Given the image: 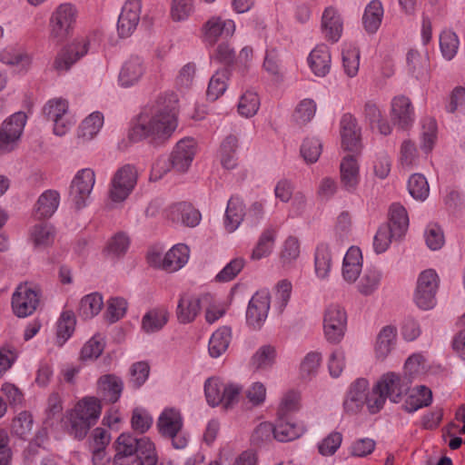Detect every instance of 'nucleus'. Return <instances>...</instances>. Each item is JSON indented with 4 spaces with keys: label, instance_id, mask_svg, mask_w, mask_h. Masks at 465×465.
Returning <instances> with one entry per match:
<instances>
[{
    "label": "nucleus",
    "instance_id": "obj_13",
    "mask_svg": "<svg viewBox=\"0 0 465 465\" xmlns=\"http://www.w3.org/2000/svg\"><path fill=\"white\" fill-rule=\"evenodd\" d=\"M39 291L29 282L18 284L11 297L13 313L18 318L32 315L39 304Z\"/></svg>",
    "mask_w": 465,
    "mask_h": 465
},
{
    "label": "nucleus",
    "instance_id": "obj_15",
    "mask_svg": "<svg viewBox=\"0 0 465 465\" xmlns=\"http://www.w3.org/2000/svg\"><path fill=\"white\" fill-rule=\"evenodd\" d=\"M189 258L190 249L183 243L173 245L164 254L152 252L148 255V261L152 266L168 272H174L183 268Z\"/></svg>",
    "mask_w": 465,
    "mask_h": 465
},
{
    "label": "nucleus",
    "instance_id": "obj_40",
    "mask_svg": "<svg viewBox=\"0 0 465 465\" xmlns=\"http://www.w3.org/2000/svg\"><path fill=\"white\" fill-rule=\"evenodd\" d=\"M385 225L390 226L395 240L403 238L410 225L406 208L401 203H392L389 210V223Z\"/></svg>",
    "mask_w": 465,
    "mask_h": 465
},
{
    "label": "nucleus",
    "instance_id": "obj_46",
    "mask_svg": "<svg viewBox=\"0 0 465 465\" xmlns=\"http://www.w3.org/2000/svg\"><path fill=\"white\" fill-rule=\"evenodd\" d=\"M384 10L379 0L371 1L365 7L362 23L369 34H375L381 25Z\"/></svg>",
    "mask_w": 465,
    "mask_h": 465
},
{
    "label": "nucleus",
    "instance_id": "obj_37",
    "mask_svg": "<svg viewBox=\"0 0 465 465\" xmlns=\"http://www.w3.org/2000/svg\"><path fill=\"white\" fill-rule=\"evenodd\" d=\"M202 308L204 320L208 324H213L223 318L230 308V302L211 294L202 296Z\"/></svg>",
    "mask_w": 465,
    "mask_h": 465
},
{
    "label": "nucleus",
    "instance_id": "obj_25",
    "mask_svg": "<svg viewBox=\"0 0 465 465\" xmlns=\"http://www.w3.org/2000/svg\"><path fill=\"white\" fill-rule=\"evenodd\" d=\"M141 9L140 0H127L124 3L117 22L121 37H128L134 32L140 21Z\"/></svg>",
    "mask_w": 465,
    "mask_h": 465
},
{
    "label": "nucleus",
    "instance_id": "obj_23",
    "mask_svg": "<svg viewBox=\"0 0 465 465\" xmlns=\"http://www.w3.org/2000/svg\"><path fill=\"white\" fill-rule=\"evenodd\" d=\"M361 164L355 155L347 154L340 163V181L348 193H355L361 183Z\"/></svg>",
    "mask_w": 465,
    "mask_h": 465
},
{
    "label": "nucleus",
    "instance_id": "obj_4",
    "mask_svg": "<svg viewBox=\"0 0 465 465\" xmlns=\"http://www.w3.org/2000/svg\"><path fill=\"white\" fill-rule=\"evenodd\" d=\"M42 113L51 123L53 134L57 137L67 135L77 122L69 100L63 96L48 99L42 108Z\"/></svg>",
    "mask_w": 465,
    "mask_h": 465
},
{
    "label": "nucleus",
    "instance_id": "obj_26",
    "mask_svg": "<svg viewBox=\"0 0 465 465\" xmlns=\"http://www.w3.org/2000/svg\"><path fill=\"white\" fill-rule=\"evenodd\" d=\"M0 63L26 73L31 68L33 55L18 45H7L0 50Z\"/></svg>",
    "mask_w": 465,
    "mask_h": 465
},
{
    "label": "nucleus",
    "instance_id": "obj_34",
    "mask_svg": "<svg viewBox=\"0 0 465 465\" xmlns=\"http://www.w3.org/2000/svg\"><path fill=\"white\" fill-rule=\"evenodd\" d=\"M307 63L312 73L318 77L326 76L331 70V56L329 47L317 45L309 54Z\"/></svg>",
    "mask_w": 465,
    "mask_h": 465
},
{
    "label": "nucleus",
    "instance_id": "obj_30",
    "mask_svg": "<svg viewBox=\"0 0 465 465\" xmlns=\"http://www.w3.org/2000/svg\"><path fill=\"white\" fill-rule=\"evenodd\" d=\"M124 391V381L115 374H104L96 381V392L105 401L115 403Z\"/></svg>",
    "mask_w": 465,
    "mask_h": 465
},
{
    "label": "nucleus",
    "instance_id": "obj_28",
    "mask_svg": "<svg viewBox=\"0 0 465 465\" xmlns=\"http://www.w3.org/2000/svg\"><path fill=\"white\" fill-rule=\"evenodd\" d=\"M391 117L401 127H408L415 120V111L411 99L406 95H396L391 102Z\"/></svg>",
    "mask_w": 465,
    "mask_h": 465
},
{
    "label": "nucleus",
    "instance_id": "obj_39",
    "mask_svg": "<svg viewBox=\"0 0 465 465\" xmlns=\"http://www.w3.org/2000/svg\"><path fill=\"white\" fill-rule=\"evenodd\" d=\"M232 338V328L226 325L216 329L208 341V354L213 359H218L228 350Z\"/></svg>",
    "mask_w": 465,
    "mask_h": 465
},
{
    "label": "nucleus",
    "instance_id": "obj_63",
    "mask_svg": "<svg viewBox=\"0 0 465 465\" xmlns=\"http://www.w3.org/2000/svg\"><path fill=\"white\" fill-rule=\"evenodd\" d=\"M423 237L430 251H439L445 244L444 232L438 223H430L424 230Z\"/></svg>",
    "mask_w": 465,
    "mask_h": 465
},
{
    "label": "nucleus",
    "instance_id": "obj_54",
    "mask_svg": "<svg viewBox=\"0 0 465 465\" xmlns=\"http://www.w3.org/2000/svg\"><path fill=\"white\" fill-rule=\"evenodd\" d=\"M398 163L403 169L417 167L420 163L419 152L414 142L405 139L401 143Z\"/></svg>",
    "mask_w": 465,
    "mask_h": 465
},
{
    "label": "nucleus",
    "instance_id": "obj_20",
    "mask_svg": "<svg viewBox=\"0 0 465 465\" xmlns=\"http://www.w3.org/2000/svg\"><path fill=\"white\" fill-rule=\"evenodd\" d=\"M340 137L343 150L360 153L362 149L361 132L356 118L351 114H344L340 120Z\"/></svg>",
    "mask_w": 465,
    "mask_h": 465
},
{
    "label": "nucleus",
    "instance_id": "obj_9",
    "mask_svg": "<svg viewBox=\"0 0 465 465\" xmlns=\"http://www.w3.org/2000/svg\"><path fill=\"white\" fill-rule=\"evenodd\" d=\"M156 425L163 437L172 440L173 448L182 450L188 445L189 435L183 430V416L179 409L164 408L157 419Z\"/></svg>",
    "mask_w": 465,
    "mask_h": 465
},
{
    "label": "nucleus",
    "instance_id": "obj_16",
    "mask_svg": "<svg viewBox=\"0 0 465 465\" xmlns=\"http://www.w3.org/2000/svg\"><path fill=\"white\" fill-rule=\"evenodd\" d=\"M235 30L236 24L232 19L212 15L201 27V38L204 45L214 47L220 39L232 37Z\"/></svg>",
    "mask_w": 465,
    "mask_h": 465
},
{
    "label": "nucleus",
    "instance_id": "obj_52",
    "mask_svg": "<svg viewBox=\"0 0 465 465\" xmlns=\"http://www.w3.org/2000/svg\"><path fill=\"white\" fill-rule=\"evenodd\" d=\"M138 440L129 432L121 433L114 442V458H118L119 465H122L125 457L137 455Z\"/></svg>",
    "mask_w": 465,
    "mask_h": 465
},
{
    "label": "nucleus",
    "instance_id": "obj_33",
    "mask_svg": "<svg viewBox=\"0 0 465 465\" xmlns=\"http://www.w3.org/2000/svg\"><path fill=\"white\" fill-rule=\"evenodd\" d=\"M197 151L196 142L192 138L180 140L172 153V163L178 171H187Z\"/></svg>",
    "mask_w": 465,
    "mask_h": 465
},
{
    "label": "nucleus",
    "instance_id": "obj_55",
    "mask_svg": "<svg viewBox=\"0 0 465 465\" xmlns=\"http://www.w3.org/2000/svg\"><path fill=\"white\" fill-rule=\"evenodd\" d=\"M276 356L275 346L263 344L252 354L250 362L254 369L264 370L274 364Z\"/></svg>",
    "mask_w": 465,
    "mask_h": 465
},
{
    "label": "nucleus",
    "instance_id": "obj_36",
    "mask_svg": "<svg viewBox=\"0 0 465 465\" xmlns=\"http://www.w3.org/2000/svg\"><path fill=\"white\" fill-rule=\"evenodd\" d=\"M76 316L74 311L64 309L55 322L54 343L63 347L74 335L76 327Z\"/></svg>",
    "mask_w": 465,
    "mask_h": 465
},
{
    "label": "nucleus",
    "instance_id": "obj_38",
    "mask_svg": "<svg viewBox=\"0 0 465 465\" xmlns=\"http://www.w3.org/2000/svg\"><path fill=\"white\" fill-rule=\"evenodd\" d=\"M277 235L278 232L275 228L269 227L263 230L251 252L250 260L257 262L271 256L275 247Z\"/></svg>",
    "mask_w": 465,
    "mask_h": 465
},
{
    "label": "nucleus",
    "instance_id": "obj_50",
    "mask_svg": "<svg viewBox=\"0 0 465 465\" xmlns=\"http://www.w3.org/2000/svg\"><path fill=\"white\" fill-rule=\"evenodd\" d=\"M238 140L234 135H228L222 142L217 153L221 164L228 170H232L237 165L236 149Z\"/></svg>",
    "mask_w": 465,
    "mask_h": 465
},
{
    "label": "nucleus",
    "instance_id": "obj_42",
    "mask_svg": "<svg viewBox=\"0 0 465 465\" xmlns=\"http://www.w3.org/2000/svg\"><path fill=\"white\" fill-rule=\"evenodd\" d=\"M168 311L163 307H154L148 310L142 318L141 330L146 334L160 331L167 323Z\"/></svg>",
    "mask_w": 465,
    "mask_h": 465
},
{
    "label": "nucleus",
    "instance_id": "obj_12",
    "mask_svg": "<svg viewBox=\"0 0 465 465\" xmlns=\"http://www.w3.org/2000/svg\"><path fill=\"white\" fill-rule=\"evenodd\" d=\"M95 183L94 169L86 167L75 173L70 183L69 198L76 210H82L90 204Z\"/></svg>",
    "mask_w": 465,
    "mask_h": 465
},
{
    "label": "nucleus",
    "instance_id": "obj_17",
    "mask_svg": "<svg viewBox=\"0 0 465 465\" xmlns=\"http://www.w3.org/2000/svg\"><path fill=\"white\" fill-rule=\"evenodd\" d=\"M271 308V294L266 289L256 292L248 302L245 313L246 325L259 331L264 325Z\"/></svg>",
    "mask_w": 465,
    "mask_h": 465
},
{
    "label": "nucleus",
    "instance_id": "obj_48",
    "mask_svg": "<svg viewBox=\"0 0 465 465\" xmlns=\"http://www.w3.org/2000/svg\"><path fill=\"white\" fill-rule=\"evenodd\" d=\"M225 381L219 376H212L203 383V392L207 404L210 407L222 405Z\"/></svg>",
    "mask_w": 465,
    "mask_h": 465
},
{
    "label": "nucleus",
    "instance_id": "obj_18",
    "mask_svg": "<svg viewBox=\"0 0 465 465\" xmlns=\"http://www.w3.org/2000/svg\"><path fill=\"white\" fill-rule=\"evenodd\" d=\"M164 219L176 225L190 228L198 226L202 221L200 211L188 202L173 203L163 212Z\"/></svg>",
    "mask_w": 465,
    "mask_h": 465
},
{
    "label": "nucleus",
    "instance_id": "obj_57",
    "mask_svg": "<svg viewBox=\"0 0 465 465\" xmlns=\"http://www.w3.org/2000/svg\"><path fill=\"white\" fill-rule=\"evenodd\" d=\"M55 229L49 223L35 225L30 230L29 239L35 247H46L54 242Z\"/></svg>",
    "mask_w": 465,
    "mask_h": 465
},
{
    "label": "nucleus",
    "instance_id": "obj_56",
    "mask_svg": "<svg viewBox=\"0 0 465 465\" xmlns=\"http://www.w3.org/2000/svg\"><path fill=\"white\" fill-rule=\"evenodd\" d=\"M439 42L442 57L447 61L452 60L460 45L457 34L450 29H445L440 33Z\"/></svg>",
    "mask_w": 465,
    "mask_h": 465
},
{
    "label": "nucleus",
    "instance_id": "obj_62",
    "mask_svg": "<svg viewBox=\"0 0 465 465\" xmlns=\"http://www.w3.org/2000/svg\"><path fill=\"white\" fill-rule=\"evenodd\" d=\"M153 423V418L148 410L142 406L134 408L131 417V427L138 433H145Z\"/></svg>",
    "mask_w": 465,
    "mask_h": 465
},
{
    "label": "nucleus",
    "instance_id": "obj_51",
    "mask_svg": "<svg viewBox=\"0 0 465 465\" xmlns=\"http://www.w3.org/2000/svg\"><path fill=\"white\" fill-rule=\"evenodd\" d=\"M105 340L101 333H94L82 346L79 358L82 361H94L104 352Z\"/></svg>",
    "mask_w": 465,
    "mask_h": 465
},
{
    "label": "nucleus",
    "instance_id": "obj_21",
    "mask_svg": "<svg viewBox=\"0 0 465 465\" xmlns=\"http://www.w3.org/2000/svg\"><path fill=\"white\" fill-rule=\"evenodd\" d=\"M104 126V114L101 111H94L84 116L79 123L75 135L79 144H89L98 138Z\"/></svg>",
    "mask_w": 465,
    "mask_h": 465
},
{
    "label": "nucleus",
    "instance_id": "obj_35",
    "mask_svg": "<svg viewBox=\"0 0 465 465\" xmlns=\"http://www.w3.org/2000/svg\"><path fill=\"white\" fill-rule=\"evenodd\" d=\"M397 341V329L386 325L381 329L373 344L374 357L379 361H385L393 351Z\"/></svg>",
    "mask_w": 465,
    "mask_h": 465
},
{
    "label": "nucleus",
    "instance_id": "obj_60",
    "mask_svg": "<svg viewBox=\"0 0 465 465\" xmlns=\"http://www.w3.org/2000/svg\"><path fill=\"white\" fill-rule=\"evenodd\" d=\"M342 68L349 77L357 75L360 67V52L352 45H345L341 52Z\"/></svg>",
    "mask_w": 465,
    "mask_h": 465
},
{
    "label": "nucleus",
    "instance_id": "obj_53",
    "mask_svg": "<svg viewBox=\"0 0 465 465\" xmlns=\"http://www.w3.org/2000/svg\"><path fill=\"white\" fill-rule=\"evenodd\" d=\"M407 189L410 195L417 202H425L430 195V185L424 174L412 173L407 181Z\"/></svg>",
    "mask_w": 465,
    "mask_h": 465
},
{
    "label": "nucleus",
    "instance_id": "obj_61",
    "mask_svg": "<svg viewBox=\"0 0 465 465\" xmlns=\"http://www.w3.org/2000/svg\"><path fill=\"white\" fill-rule=\"evenodd\" d=\"M230 72L228 70L217 71L210 79L207 96L210 100H216L222 96L228 88Z\"/></svg>",
    "mask_w": 465,
    "mask_h": 465
},
{
    "label": "nucleus",
    "instance_id": "obj_31",
    "mask_svg": "<svg viewBox=\"0 0 465 465\" xmlns=\"http://www.w3.org/2000/svg\"><path fill=\"white\" fill-rule=\"evenodd\" d=\"M202 310V298L191 294H183L180 296L175 316L179 323H193L200 314Z\"/></svg>",
    "mask_w": 465,
    "mask_h": 465
},
{
    "label": "nucleus",
    "instance_id": "obj_45",
    "mask_svg": "<svg viewBox=\"0 0 465 465\" xmlns=\"http://www.w3.org/2000/svg\"><path fill=\"white\" fill-rule=\"evenodd\" d=\"M301 254V244L297 237L288 236L282 243L279 260L282 267L285 269L295 265Z\"/></svg>",
    "mask_w": 465,
    "mask_h": 465
},
{
    "label": "nucleus",
    "instance_id": "obj_44",
    "mask_svg": "<svg viewBox=\"0 0 465 465\" xmlns=\"http://www.w3.org/2000/svg\"><path fill=\"white\" fill-rule=\"evenodd\" d=\"M104 306L103 295L94 292L81 298L77 312L83 320H91L101 312Z\"/></svg>",
    "mask_w": 465,
    "mask_h": 465
},
{
    "label": "nucleus",
    "instance_id": "obj_24",
    "mask_svg": "<svg viewBox=\"0 0 465 465\" xmlns=\"http://www.w3.org/2000/svg\"><path fill=\"white\" fill-rule=\"evenodd\" d=\"M320 28L326 41L334 44L341 39L343 33V20L337 8L330 5L323 10Z\"/></svg>",
    "mask_w": 465,
    "mask_h": 465
},
{
    "label": "nucleus",
    "instance_id": "obj_11",
    "mask_svg": "<svg viewBox=\"0 0 465 465\" xmlns=\"http://www.w3.org/2000/svg\"><path fill=\"white\" fill-rule=\"evenodd\" d=\"M440 286V277L434 269L420 272L413 293V302L422 311L433 309L437 304L436 295Z\"/></svg>",
    "mask_w": 465,
    "mask_h": 465
},
{
    "label": "nucleus",
    "instance_id": "obj_7",
    "mask_svg": "<svg viewBox=\"0 0 465 465\" xmlns=\"http://www.w3.org/2000/svg\"><path fill=\"white\" fill-rule=\"evenodd\" d=\"M138 182V171L133 164L126 163L115 170L112 174L108 199L112 205H122L133 193Z\"/></svg>",
    "mask_w": 465,
    "mask_h": 465
},
{
    "label": "nucleus",
    "instance_id": "obj_29",
    "mask_svg": "<svg viewBox=\"0 0 465 465\" xmlns=\"http://www.w3.org/2000/svg\"><path fill=\"white\" fill-rule=\"evenodd\" d=\"M402 398L401 408L409 413H414L420 409L429 406L432 401V392L430 389L424 385L415 386L407 389Z\"/></svg>",
    "mask_w": 465,
    "mask_h": 465
},
{
    "label": "nucleus",
    "instance_id": "obj_47",
    "mask_svg": "<svg viewBox=\"0 0 465 465\" xmlns=\"http://www.w3.org/2000/svg\"><path fill=\"white\" fill-rule=\"evenodd\" d=\"M332 258L330 247L325 242L317 245L314 255V268L317 278L327 280L330 276Z\"/></svg>",
    "mask_w": 465,
    "mask_h": 465
},
{
    "label": "nucleus",
    "instance_id": "obj_5",
    "mask_svg": "<svg viewBox=\"0 0 465 465\" xmlns=\"http://www.w3.org/2000/svg\"><path fill=\"white\" fill-rule=\"evenodd\" d=\"M374 393V388H371L368 379H356L346 390L342 401L344 411L348 414H358L366 408L371 414L380 412V406L374 407L372 403L375 401Z\"/></svg>",
    "mask_w": 465,
    "mask_h": 465
},
{
    "label": "nucleus",
    "instance_id": "obj_3",
    "mask_svg": "<svg viewBox=\"0 0 465 465\" xmlns=\"http://www.w3.org/2000/svg\"><path fill=\"white\" fill-rule=\"evenodd\" d=\"M102 400L95 396H84L66 411L65 423L74 438L84 439L102 413Z\"/></svg>",
    "mask_w": 465,
    "mask_h": 465
},
{
    "label": "nucleus",
    "instance_id": "obj_2",
    "mask_svg": "<svg viewBox=\"0 0 465 465\" xmlns=\"http://www.w3.org/2000/svg\"><path fill=\"white\" fill-rule=\"evenodd\" d=\"M103 36V32L96 30L87 35L74 38L64 45L55 56L54 69L60 74L68 73L78 61L97 50Z\"/></svg>",
    "mask_w": 465,
    "mask_h": 465
},
{
    "label": "nucleus",
    "instance_id": "obj_41",
    "mask_svg": "<svg viewBox=\"0 0 465 465\" xmlns=\"http://www.w3.org/2000/svg\"><path fill=\"white\" fill-rule=\"evenodd\" d=\"M245 216V206L238 197H232L227 203L223 216V228L228 233L234 232Z\"/></svg>",
    "mask_w": 465,
    "mask_h": 465
},
{
    "label": "nucleus",
    "instance_id": "obj_14",
    "mask_svg": "<svg viewBox=\"0 0 465 465\" xmlns=\"http://www.w3.org/2000/svg\"><path fill=\"white\" fill-rule=\"evenodd\" d=\"M27 116L24 112H16L6 118L0 126V153L14 151L21 139Z\"/></svg>",
    "mask_w": 465,
    "mask_h": 465
},
{
    "label": "nucleus",
    "instance_id": "obj_64",
    "mask_svg": "<svg viewBox=\"0 0 465 465\" xmlns=\"http://www.w3.org/2000/svg\"><path fill=\"white\" fill-rule=\"evenodd\" d=\"M322 354L320 351H312L308 352L301 361L299 373L302 379H310L315 376L321 366Z\"/></svg>",
    "mask_w": 465,
    "mask_h": 465
},
{
    "label": "nucleus",
    "instance_id": "obj_6",
    "mask_svg": "<svg viewBox=\"0 0 465 465\" xmlns=\"http://www.w3.org/2000/svg\"><path fill=\"white\" fill-rule=\"evenodd\" d=\"M410 383L411 381H407V378L400 373L394 371L383 373L373 385L375 391L373 406H380L381 411L387 400L393 403L401 402Z\"/></svg>",
    "mask_w": 465,
    "mask_h": 465
},
{
    "label": "nucleus",
    "instance_id": "obj_58",
    "mask_svg": "<svg viewBox=\"0 0 465 465\" xmlns=\"http://www.w3.org/2000/svg\"><path fill=\"white\" fill-rule=\"evenodd\" d=\"M261 105L259 94L254 90H246L239 98L238 113L245 117L254 116Z\"/></svg>",
    "mask_w": 465,
    "mask_h": 465
},
{
    "label": "nucleus",
    "instance_id": "obj_19",
    "mask_svg": "<svg viewBox=\"0 0 465 465\" xmlns=\"http://www.w3.org/2000/svg\"><path fill=\"white\" fill-rule=\"evenodd\" d=\"M147 72L143 57L132 55L122 64L117 83L122 88H131L138 84Z\"/></svg>",
    "mask_w": 465,
    "mask_h": 465
},
{
    "label": "nucleus",
    "instance_id": "obj_8",
    "mask_svg": "<svg viewBox=\"0 0 465 465\" xmlns=\"http://www.w3.org/2000/svg\"><path fill=\"white\" fill-rule=\"evenodd\" d=\"M79 15L78 7L71 2L57 5L49 17L50 37L61 42L74 31Z\"/></svg>",
    "mask_w": 465,
    "mask_h": 465
},
{
    "label": "nucleus",
    "instance_id": "obj_22",
    "mask_svg": "<svg viewBox=\"0 0 465 465\" xmlns=\"http://www.w3.org/2000/svg\"><path fill=\"white\" fill-rule=\"evenodd\" d=\"M307 430L304 421L278 414L274 424V439L280 442H289L301 438Z\"/></svg>",
    "mask_w": 465,
    "mask_h": 465
},
{
    "label": "nucleus",
    "instance_id": "obj_59",
    "mask_svg": "<svg viewBox=\"0 0 465 465\" xmlns=\"http://www.w3.org/2000/svg\"><path fill=\"white\" fill-rule=\"evenodd\" d=\"M408 71L417 79L421 78L429 64L428 54L416 49H410L406 56Z\"/></svg>",
    "mask_w": 465,
    "mask_h": 465
},
{
    "label": "nucleus",
    "instance_id": "obj_32",
    "mask_svg": "<svg viewBox=\"0 0 465 465\" xmlns=\"http://www.w3.org/2000/svg\"><path fill=\"white\" fill-rule=\"evenodd\" d=\"M61 202V195L57 190H45L37 198L33 213L36 219H49L58 210Z\"/></svg>",
    "mask_w": 465,
    "mask_h": 465
},
{
    "label": "nucleus",
    "instance_id": "obj_49",
    "mask_svg": "<svg viewBox=\"0 0 465 465\" xmlns=\"http://www.w3.org/2000/svg\"><path fill=\"white\" fill-rule=\"evenodd\" d=\"M130 242V238L126 233L117 232L107 240L104 253L110 259H120L127 252Z\"/></svg>",
    "mask_w": 465,
    "mask_h": 465
},
{
    "label": "nucleus",
    "instance_id": "obj_1",
    "mask_svg": "<svg viewBox=\"0 0 465 465\" xmlns=\"http://www.w3.org/2000/svg\"><path fill=\"white\" fill-rule=\"evenodd\" d=\"M177 125V115L173 110L144 109L130 129L129 138L133 142L143 139L164 142L173 134Z\"/></svg>",
    "mask_w": 465,
    "mask_h": 465
},
{
    "label": "nucleus",
    "instance_id": "obj_10",
    "mask_svg": "<svg viewBox=\"0 0 465 465\" xmlns=\"http://www.w3.org/2000/svg\"><path fill=\"white\" fill-rule=\"evenodd\" d=\"M348 315L339 303L329 304L322 315V331L325 340L331 344L342 341L347 331Z\"/></svg>",
    "mask_w": 465,
    "mask_h": 465
},
{
    "label": "nucleus",
    "instance_id": "obj_43",
    "mask_svg": "<svg viewBox=\"0 0 465 465\" xmlns=\"http://www.w3.org/2000/svg\"><path fill=\"white\" fill-rule=\"evenodd\" d=\"M383 273L378 269H369L355 282L357 292L363 297L373 296L381 284Z\"/></svg>",
    "mask_w": 465,
    "mask_h": 465
},
{
    "label": "nucleus",
    "instance_id": "obj_27",
    "mask_svg": "<svg viewBox=\"0 0 465 465\" xmlns=\"http://www.w3.org/2000/svg\"><path fill=\"white\" fill-rule=\"evenodd\" d=\"M362 268L363 257L361 249L357 246H351L342 261V280L349 284L355 283L361 274Z\"/></svg>",
    "mask_w": 465,
    "mask_h": 465
}]
</instances>
